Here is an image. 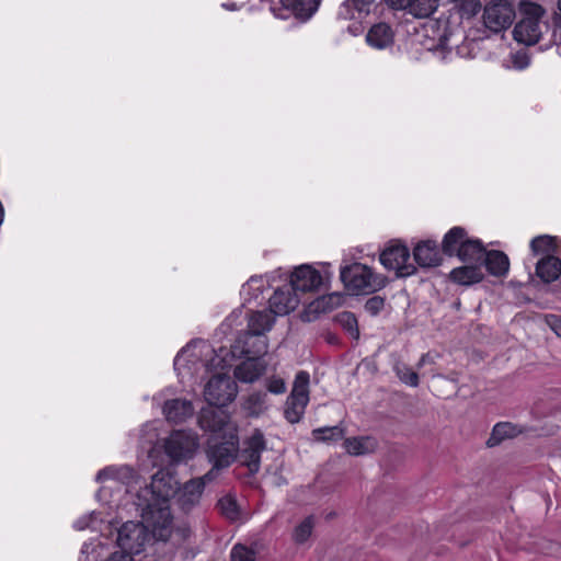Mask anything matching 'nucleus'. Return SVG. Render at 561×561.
I'll list each match as a JSON object with an SVG mask.
<instances>
[{
	"instance_id": "41",
	"label": "nucleus",
	"mask_w": 561,
	"mask_h": 561,
	"mask_svg": "<svg viewBox=\"0 0 561 561\" xmlns=\"http://www.w3.org/2000/svg\"><path fill=\"white\" fill-rule=\"evenodd\" d=\"M220 513L230 520H236L239 517V510L237 501L230 496H224L218 501Z\"/></svg>"
},
{
	"instance_id": "44",
	"label": "nucleus",
	"mask_w": 561,
	"mask_h": 561,
	"mask_svg": "<svg viewBox=\"0 0 561 561\" xmlns=\"http://www.w3.org/2000/svg\"><path fill=\"white\" fill-rule=\"evenodd\" d=\"M511 61L515 69L523 70L529 66L530 58L525 50H518L511 55Z\"/></svg>"
},
{
	"instance_id": "17",
	"label": "nucleus",
	"mask_w": 561,
	"mask_h": 561,
	"mask_svg": "<svg viewBox=\"0 0 561 561\" xmlns=\"http://www.w3.org/2000/svg\"><path fill=\"white\" fill-rule=\"evenodd\" d=\"M275 322V316L270 309L252 311L248 317V330L244 336L252 339L254 335H265Z\"/></svg>"
},
{
	"instance_id": "22",
	"label": "nucleus",
	"mask_w": 561,
	"mask_h": 561,
	"mask_svg": "<svg viewBox=\"0 0 561 561\" xmlns=\"http://www.w3.org/2000/svg\"><path fill=\"white\" fill-rule=\"evenodd\" d=\"M110 479L130 485L137 482L138 476L129 466L106 467L100 470L96 474L98 482H104Z\"/></svg>"
},
{
	"instance_id": "26",
	"label": "nucleus",
	"mask_w": 561,
	"mask_h": 561,
	"mask_svg": "<svg viewBox=\"0 0 561 561\" xmlns=\"http://www.w3.org/2000/svg\"><path fill=\"white\" fill-rule=\"evenodd\" d=\"M450 279L459 285L470 286L483 279L484 274L478 265H465L450 272Z\"/></svg>"
},
{
	"instance_id": "19",
	"label": "nucleus",
	"mask_w": 561,
	"mask_h": 561,
	"mask_svg": "<svg viewBox=\"0 0 561 561\" xmlns=\"http://www.w3.org/2000/svg\"><path fill=\"white\" fill-rule=\"evenodd\" d=\"M415 262L422 267H433L440 264L442 257L437 243L432 240L422 241L413 251Z\"/></svg>"
},
{
	"instance_id": "40",
	"label": "nucleus",
	"mask_w": 561,
	"mask_h": 561,
	"mask_svg": "<svg viewBox=\"0 0 561 561\" xmlns=\"http://www.w3.org/2000/svg\"><path fill=\"white\" fill-rule=\"evenodd\" d=\"M313 529V517H306L295 529L293 533V539L296 543H304L311 536Z\"/></svg>"
},
{
	"instance_id": "31",
	"label": "nucleus",
	"mask_w": 561,
	"mask_h": 561,
	"mask_svg": "<svg viewBox=\"0 0 561 561\" xmlns=\"http://www.w3.org/2000/svg\"><path fill=\"white\" fill-rule=\"evenodd\" d=\"M484 254L485 249L480 240L467 238L456 256L463 262H480L484 257Z\"/></svg>"
},
{
	"instance_id": "16",
	"label": "nucleus",
	"mask_w": 561,
	"mask_h": 561,
	"mask_svg": "<svg viewBox=\"0 0 561 561\" xmlns=\"http://www.w3.org/2000/svg\"><path fill=\"white\" fill-rule=\"evenodd\" d=\"M204 490L202 489V482L199 480H188L182 488L179 486L176 492V503L179 507L185 512H191L201 502V497Z\"/></svg>"
},
{
	"instance_id": "24",
	"label": "nucleus",
	"mask_w": 561,
	"mask_h": 561,
	"mask_svg": "<svg viewBox=\"0 0 561 561\" xmlns=\"http://www.w3.org/2000/svg\"><path fill=\"white\" fill-rule=\"evenodd\" d=\"M265 365L256 358L248 357V360L237 366L234 376L242 382H254L265 373Z\"/></svg>"
},
{
	"instance_id": "13",
	"label": "nucleus",
	"mask_w": 561,
	"mask_h": 561,
	"mask_svg": "<svg viewBox=\"0 0 561 561\" xmlns=\"http://www.w3.org/2000/svg\"><path fill=\"white\" fill-rule=\"evenodd\" d=\"M322 284L321 274L310 265H300L295 268L290 276V288L298 293L317 290Z\"/></svg>"
},
{
	"instance_id": "37",
	"label": "nucleus",
	"mask_w": 561,
	"mask_h": 561,
	"mask_svg": "<svg viewBox=\"0 0 561 561\" xmlns=\"http://www.w3.org/2000/svg\"><path fill=\"white\" fill-rule=\"evenodd\" d=\"M336 322L353 337H359V330L356 317L348 311H343L336 316Z\"/></svg>"
},
{
	"instance_id": "18",
	"label": "nucleus",
	"mask_w": 561,
	"mask_h": 561,
	"mask_svg": "<svg viewBox=\"0 0 561 561\" xmlns=\"http://www.w3.org/2000/svg\"><path fill=\"white\" fill-rule=\"evenodd\" d=\"M367 44L376 49H386L394 43V31L386 22L374 24L366 34Z\"/></svg>"
},
{
	"instance_id": "10",
	"label": "nucleus",
	"mask_w": 561,
	"mask_h": 561,
	"mask_svg": "<svg viewBox=\"0 0 561 561\" xmlns=\"http://www.w3.org/2000/svg\"><path fill=\"white\" fill-rule=\"evenodd\" d=\"M266 449V439L260 430L245 438L242 446H239L237 459L249 469L250 474H255L261 468V455Z\"/></svg>"
},
{
	"instance_id": "11",
	"label": "nucleus",
	"mask_w": 561,
	"mask_h": 561,
	"mask_svg": "<svg viewBox=\"0 0 561 561\" xmlns=\"http://www.w3.org/2000/svg\"><path fill=\"white\" fill-rule=\"evenodd\" d=\"M409 260L410 251L402 244L389 247L380 254V263L387 270L396 271L399 277L411 276L416 272V267Z\"/></svg>"
},
{
	"instance_id": "30",
	"label": "nucleus",
	"mask_w": 561,
	"mask_h": 561,
	"mask_svg": "<svg viewBox=\"0 0 561 561\" xmlns=\"http://www.w3.org/2000/svg\"><path fill=\"white\" fill-rule=\"evenodd\" d=\"M467 232L461 227L451 228L444 237L442 250L448 256L457 255L462 243L467 240Z\"/></svg>"
},
{
	"instance_id": "34",
	"label": "nucleus",
	"mask_w": 561,
	"mask_h": 561,
	"mask_svg": "<svg viewBox=\"0 0 561 561\" xmlns=\"http://www.w3.org/2000/svg\"><path fill=\"white\" fill-rule=\"evenodd\" d=\"M530 249L535 255H551L556 250L554 239L547 234L536 237L530 242Z\"/></svg>"
},
{
	"instance_id": "2",
	"label": "nucleus",
	"mask_w": 561,
	"mask_h": 561,
	"mask_svg": "<svg viewBox=\"0 0 561 561\" xmlns=\"http://www.w3.org/2000/svg\"><path fill=\"white\" fill-rule=\"evenodd\" d=\"M238 427H230L228 435H210L207 440L206 456L216 467H229L238 456Z\"/></svg>"
},
{
	"instance_id": "39",
	"label": "nucleus",
	"mask_w": 561,
	"mask_h": 561,
	"mask_svg": "<svg viewBox=\"0 0 561 561\" xmlns=\"http://www.w3.org/2000/svg\"><path fill=\"white\" fill-rule=\"evenodd\" d=\"M393 370L403 383L410 387L419 386V375L404 363H397Z\"/></svg>"
},
{
	"instance_id": "21",
	"label": "nucleus",
	"mask_w": 561,
	"mask_h": 561,
	"mask_svg": "<svg viewBox=\"0 0 561 561\" xmlns=\"http://www.w3.org/2000/svg\"><path fill=\"white\" fill-rule=\"evenodd\" d=\"M192 402L185 399H172L164 402L163 414L169 422L182 423L193 415Z\"/></svg>"
},
{
	"instance_id": "38",
	"label": "nucleus",
	"mask_w": 561,
	"mask_h": 561,
	"mask_svg": "<svg viewBox=\"0 0 561 561\" xmlns=\"http://www.w3.org/2000/svg\"><path fill=\"white\" fill-rule=\"evenodd\" d=\"M344 302V295L341 293H332L327 296H322L316 301V309L323 312L331 311Z\"/></svg>"
},
{
	"instance_id": "15",
	"label": "nucleus",
	"mask_w": 561,
	"mask_h": 561,
	"mask_svg": "<svg viewBox=\"0 0 561 561\" xmlns=\"http://www.w3.org/2000/svg\"><path fill=\"white\" fill-rule=\"evenodd\" d=\"M271 312L276 316H286L299 305V297L289 286H284L274 291L268 300Z\"/></svg>"
},
{
	"instance_id": "32",
	"label": "nucleus",
	"mask_w": 561,
	"mask_h": 561,
	"mask_svg": "<svg viewBox=\"0 0 561 561\" xmlns=\"http://www.w3.org/2000/svg\"><path fill=\"white\" fill-rule=\"evenodd\" d=\"M242 408L249 416L257 417L267 410V394L265 392H253L249 394Z\"/></svg>"
},
{
	"instance_id": "48",
	"label": "nucleus",
	"mask_w": 561,
	"mask_h": 561,
	"mask_svg": "<svg viewBox=\"0 0 561 561\" xmlns=\"http://www.w3.org/2000/svg\"><path fill=\"white\" fill-rule=\"evenodd\" d=\"M385 3L393 10H403L410 7V0H383Z\"/></svg>"
},
{
	"instance_id": "36",
	"label": "nucleus",
	"mask_w": 561,
	"mask_h": 561,
	"mask_svg": "<svg viewBox=\"0 0 561 561\" xmlns=\"http://www.w3.org/2000/svg\"><path fill=\"white\" fill-rule=\"evenodd\" d=\"M461 19H471L481 10L480 0H453Z\"/></svg>"
},
{
	"instance_id": "33",
	"label": "nucleus",
	"mask_w": 561,
	"mask_h": 561,
	"mask_svg": "<svg viewBox=\"0 0 561 561\" xmlns=\"http://www.w3.org/2000/svg\"><path fill=\"white\" fill-rule=\"evenodd\" d=\"M439 0H410L409 13L419 19L431 16L438 8Z\"/></svg>"
},
{
	"instance_id": "12",
	"label": "nucleus",
	"mask_w": 561,
	"mask_h": 561,
	"mask_svg": "<svg viewBox=\"0 0 561 561\" xmlns=\"http://www.w3.org/2000/svg\"><path fill=\"white\" fill-rule=\"evenodd\" d=\"M321 0H279V8H273L279 18L294 16L300 22H307L318 11Z\"/></svg>"
},
{
	"instance_id": "20",
	"label": "nucleus",
	"mask_w": 561,
	"mask_h": 561,
	"mask_svg": "<svg viewBox=\"0 0 561 561\" xmlns=\"http://www.w3.org/2000/svg\"><path fill=\"white\" fill-rule=\"evenodd\" d=\"M236 343V348H240L241 355L256 359L266 354L268 348L265 335H254L252 339H248L243 333L237 339Z\"/></svg>"
},
{
	"instance_id": "46",
	"label": "nucleus",
	"mask_w": 561,
	"mask_h": 561,
	"mask_svg": "<svg viewBox=\"0 0 561 561\" xmlns=\"http://www.w3.org/2000/svg\"><path fill=\"white\" fill-rule=\"evenodd\" d=\"M224 468L225 467H216L215 465H213V468L209 471H207L204 476H202L199 478H195L194 480H199V482H202V489L204 490L205 485L207 483H210L215 479H217V477L219 474V470H221Z\"/></svg>"
},
{
	"instance_id": "14",
	"label": "nucleus",
	"mask_w": 561,
	"mask_h": 561,
	"mask_svg": "<svg viewBox=\"0 0 561 561\" xmlns=\"http://www.w3.org/2000/svg\"><path fill=\"white\" fill-rule=\"evenodd\" d=\"M201 427L211 435H228L230 427H237L222 410H204L199 416Z\"/></svg>"
},
{
	"instance_id": "23",
	"label": "nucleus",
	"mask_w": 561,
	"mask_h": 561,
	"mask_svg": "<svg viewBox=\"0 0 561 561\" xmlns=\"http://www.w3.org/2000/svg\"><path fill=\"white\" fill-rule=\"evenodd\" d=\"M375 0H345L339 9V18L344 20L362 19L370 13Z\"/></svg>"
},
{
	"instance_id": "9",
	"label": "nucleus",
	"mask_w": 561,
	"mask_h": 561,
	"mask_svg": "<svg viewBox=\"0 0 561 561\" xmlns=\"http://www.w3.org/2000/svg\"><path fill=\"white\" fill-rule=\"evenodd\" d=\"M515 18V10L508 0H492L483 11V23L493 33L510 27Z\"/></svg>"
},
{
	"instance_id": "5",
	"label": "nucleus",
	"mask_w": 561,
	"mask_h": 561,
	"mask_svg": "<svg viewBox=\"0 0 561 561\" xmlns=\"http://www.w3.org/2000/svg\"><path fill=\"white\" fill-rule=\"evenodd\" d=\"M309 374L305 370L297 373L290 394L286 400L285 419L289 423H298L309 402Z\"/></svg>"
},
{
	"instance_id": "28",
	"label": "nucleus",
	"mask_w": 561,
	"mask_h": 561,
	"mask_svg": "<svg viewBox=\"0 0 561 561\" xmlns=\"http://www.w3.org/2000/svg\"><path fill=\"white\" fill-rule=\"evenodd\" d=\"M523 433V430L511 422H501L494 425L490 437L486 440L488 447L500 445L503 440L514 438Z\"/></svg>"
},
{
	"instance_id": "47",
	"label": "nucleus",
	"mask_w": 561,
	"mask_h": 561,
	"mask_svg": "<svg viewBox=\"0 0 561 561\" xmlns=\"http://www.w3.org/2000/svg\"><path fill=\"white\" fill-rule=\"evenodd\" d=\"M547 322L549 324V327L551 328V330L558 335L561 337V317L559 316H550L548 319H547Z\"/></svg>"
},
{
	"instance_id": "51",
	"label": "nucleus",
	"mask_w": 561,
	"mask_h": 561,
	"mask_svg": "<svg viewBox=\"0 0 561 561\" xmlns=\"http://www.w3.org/2000/svg\"><path fill=\"white\" fill-rule=\"evenodd\" d=\"M558 8H559V10L561 12V0L558 1Z\"/></svg>"
},
{
	"instance_id": "6",
	"label": "nucleus",
	"mask_w": 561,
	"mask_h": 561,
	"mask_svg": "<svg viewBox=\"0 0 561 561\" xmlns=\"http://www.w3.org/2000/svg\"><path fill=\"white\" fill-rule=\"evenodd\" d=\"M148 531L154 536V530L152 527L148 526L145 519L141 517V522H126L118 529L117 534V546L122 549V552H126L129 554H138L142 551ZM157 539L156 537H153Z\"/></svg>"
},
{
	"instance_id": "49",
	"label": "nucleus",
	"mask_w": 561,
	"mask_h": 561,
	"mask_svg": "<svg viewBox=\"0 0 561 561\" xmlns=\"http://www.w3.org/2000/svg\"><path fill=\"white\" fill-rule=\"evenodd\" d=\"M106 561H134V558L129 553L115 551L110 556V558Z\"/></svg>"
},
{
	"instance_id": "25",
	"label": "nucleus",
	"mask_w": 561,
	"mask_h": 561,
	"mask_svg": "<svg viewBox=\"0 0 561 561\" xmlns=\"http://www.w3.org/2000/svg\"><path fill=\"white\" fill-rule=\"evenodd\" d=\"M536 274L545 283H551L561 275V260L554 255L542 257L536 264Z\"/></svg>"
},
{
	"instance_id": "8",
	"label": "nucleus",
	"mask_w": 561,
	"mask_h": 561,
	"mask_svg": "<svg viewBox=\"0 0 561 561\" xmlns=\"http://www.w3.org/2000/svg\"><path fill=\"white\" fill-rule=\"evenodd\" d=\"M236 381L228 375H216L205 386V400L215 407H225L232 402L237 396Z\"/></svg>"
},
{
	"instance_id": "27",
	"label": "nucleus",
	"mask_w": 561,
	"mask_h": 561,
	"mask_svg": "<svg viewBox=\"0 0 561 561\" xmlns=\"http://www.w3.org/2000/svg\"><path fill=\"white\" fill-rule=\"evenodd\" d=\"M482 261L488 272L494 276H504L508 272L510 261L507 255L502 251H485Z\"/></svg>"
},
{
	"instance_id": "42",
	"label": "nucleus",
	"mask_w": 561,
	"mask_h": 561,
	"mask_svg": "<svg viewBox=\"0 0 561 561\" xmlns=\"http://www.w3.org/2000/svg\"><path fill=\"white\" fill-rule=\"evenodd\" d=\"M231 561H256V552L241 543H237L231 549Z\"/></svg>"
},
{
	"instance_id": "45",
	"label": "nucleus",
	"mask_w": 561,
	"mask_h": 561,
	"mask_svg": "<svg viewBox=\"0 0 561 561\" xmlns=\"http://www.w3.org/2000/svg\"><path fill=\"white\" fill-rule=\"evenodd\" d=\"M267 390L275 394H280L286 391L285 381L282 378L273 377L267 381Z\"/></svg>"
},
{
	"instance_id": "29",
	"label": "nucleus",
	"mask_w": 561,
	"mask_h": 561,
	"mask_svg": "<svg viewBox=\"0 0 561 561\" xmlns=\"http://www.w3.org/2000/svg\"><path fill=\"white\" fill-rule=\"evenodd\" d=\"M377 446V440L370 436L350 437L344 440V447L351 456H363L374 453Z\"/></svg>"
},
{
	"instance_id": "35",
	"label": "nucleus",
	"mask_w": 561,
	"mask_h": 561,
	"mask_svg": "<svg viewBox=\"0 0 561 561\" xmlns=\"http://www.w3.org/2000/svg\"><path fill=\"white\" fill-rule=\"evenodd\" d=\"M312 436L318 442L339 440L344 436V428L339 425L319 427L312 431Z\"/></svg>"
},
{
	"instance_id": "43",
	"label": "nucleus",
	"mask_w": 561,
	"mask_h": 561,
	"mask_svg": "<svg viewBox=\"0 0 561 561\" xmlns=\"http://www.w3.org/2000/svg\"><path fill=\"white\" fill-rule=\"evenodd\" d=\"M385 307V299L380 296L370 297L365 304V310L370 316H377Z\"/></svg>"
},
{
	"instance_id": "7",
	"label": "nucleus",
	"mask_w": 561,
	"mask_h": 561,
	"mask_svg": "<svg viewBox=\"0 0 561 561\" xmlns=\"http://www.w3.org/2000/svg\"><path fill=\"white\" fill-rule=\"evenodd\" d=\"M163 447L171 461H185L194 457L198 448V437L193 432L174 431L164 440Z\"/></svg>"
},
{
	"instance_id": "3",
	"label": "nucleus",
	"mask_w": 561,
	"mask_h": 561,
	"mask_svg": "<svg viewBox=\"0 0 561 561\" xmlns=\"http://www.w3.org/2000/svg\"><path fill=\"white\" fill-rule=\"evenodd\" d=\"M520 21L514 27V38L526 45H535L541 37L540 21L545 10L530 1L520 2Z\"/></svg>"
},
{
	"instance_id": "4",
	"label": "nucleus",
	"mask_w": 561,
	"mask_h": 561,
	"mask_svg": "<svg viewBox=\"0 0 561 561\" xmlns=\"http://www.w3.org/2000/svg\"><path fill=\"white\" fill-rule=\"evenodd\" d=\"M341 279L345 287L355 294L374 293L385 287L386 279L376 275L367 265L355 263L341 270Z\"/></svg>"
},
{
	"instance_id": "50",
	"label": "nucleus",
	"mask_w": 561,
	"mask_h": 561,
	"mask_svg": "<svg viewBox=\"0 0 561 561\" xmlns=\"http://www.w3.org/2000/svg\"><path fill=\"white\" fill-rule=\"evenodd\" d=\"M427 358H428L427 354L422 355V357L420 358V360L417 363V368L422 367L427 362Z\"/></svg>"
},
{
	"instance_id": "1",
	"label": "nucleus",
	"mask_w": 561,
	"mask_h": 561,
	"mask_svg": "<svg viewBox=\"0 0 561 561\" xmlns=\"http://www.w3.org/2000/svg\"><path fill=\"white\" fill-rule=\"evenodd\" d=\"M180 482L174 473L159 470L151 478V483L137 494L136 505L140 516L154 530L157 540L167 541L172 534L173 517L170 500L176 494Z\"/></svg>"
}]
</instances>
